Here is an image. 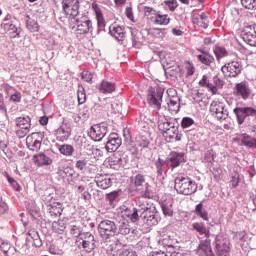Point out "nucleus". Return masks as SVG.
I'll return each mask as SVG.
<instances>
[{
    "instance_id": "obj_1",
    "label": "nucleus",
    "mask_w": 256,
    "mask_h": 256,
    "mask_svg": "<svg viewBox=\"0 0 256 256\" xmlns=\"http://www.w3.org/2000/svg\"><path fill=\"white\" fill-rule=\"evenodd\" d=\"M236 115L238 125L246 123L250 133H256V109L253 107H237L233 110Z\"/></svg>"
},
{
    "instance_id": "obj_2",
    "label": "nucleus",
    "mask_w": 256,
    "mask_h": 256,
    "mask_svg": "<svg viewBox=\"0 0 256 256\" xmlns=\"http://www.w3.org/2000/svg\"><path fill=\"white\" fill-rule=\"evenodd\" d=\"M140 217L143 219L144 223L150 227L159 225V221H161V216H159L155 205L145 200H142V204H140Z\"/></svg>"
},
{
    "instance_id": "obj_3",
    "label": "nucleus",
    "mask_w": 256,
    "mask_h": 256,
    "mask_svg": "<svg viewBox=\"0 0 256 256\" xmlns=\"http://www.w3.org/2000/svg\"><path fill=\"white\" fill-rule=\"evenodd\" d=\"M174 189L180 195H193L197 192V183L188 176L180 175L174 181Z\"/></svg>"
},
{
    "instance_id": "obj_4",
    "label": "nucleus",
    "mask_w": 256,
    "mask_h": 256,
    "mask_svg": "<svg viewBox=\"0 0 256 256\" xmlns=\"http://www.w3.org/2000/svg\"><path fill=\"white\" fill-rule=\"evenodd\" d=\"M79 249L85 253H92L97 245L95 244V236L91 232H83L80 238L76 241Z\"/></svg>"
},
{
    "instance_id": "obj_5",
    "label": "nucleus",
    "mask_w": 256,
    "mask_h": 256,
    "mask_svg": "<svg viewBox=\"0 0 256 256\" xmlns=\"http://www.w3.org/2000/svg\"><path fill=\"white\" fill-rule=\"evenodd\" d=\"M98 231L102 239H109L117 235V224L113 220H102L98 225Z\"/></svg>"
},
{
    "instance_id": "obj_6",
    "label": "nucleus",
    "mask_w": 256,
    "mask_h": 256,
    "mask_svg": "<svg viewBox=\"0 0 256 256\" xmlns=\"http://www.w3.org/2000/svg\"><path fill=\"white\" fill-rule=\"evenodd\" d=\"M210 113L217 121H225L229 117V111L225 109V103L214 100L210 104Z\"/></svg>"
},
{
    "instance_id": "obj_7",
    "label": "nucleus",
    "mask_w": 256,
    "mask_h": 256,
    "mask_svg": "<svg viewBox=\"0 0 256 256\" xmlns=\"http://www.w3.org/2000/svg\"><path fill=\"white\" fill-rule=\"evenodd\" d=\"M215 249L217 256H229L231 252V241L227 236L218 235L215 239Z\"/></svg>"
},
{
    "instance_id": "obj_8",
    "label": "nucleus",
    "mask_w": 256,
    "mask_h": 256,
    "mask_svg": "<svg viewBox=\"0 0 256 256\" xmlns=\"http://www.w3.org/2000/svg\"><path fill=\"white\" fill-rule=\"evenodd\" d=\"M16 124V135L19 139H23V137H27L29 131H31V117L23 116L18 117L15 120Z\"/></svg>"
},
{
    "instance_id": "obj_9",
    "label": "nucleus",
    "mask_w": 256,
    "mask_h": 256,
    "mask_svg": "<svg viewBox=\"0 0 256 256\" xmlns=\"http://www.w3.org/2000/svg\"><path fill=\"white\" fill-rule=\"evenodd\" d=\"M62 7L64 14L71 21L79 15V0H63Z\"/></svg>"
},
{
    "instance_id": "obj_10",
    "label": "nucleus",
    "mask_w": 256,
    "mask_h": 256,
    "mask_svg": "<svg viewBox=\"0 0 256 256\" xmlns=\"http://www.w3.org/2000/svg\"><path fill=\"white\" fill-rule=\"evenodd\" d=\"M221 71L225 77H239L241 71H243V65L238 61H232L222 66Z\"/></svg>"
},
{
    "instance_id": "obj_11",
    "label": "nucleus",
    "mask_w": 256,
    "mask_h": 256,
    "mask_svg": "<svg viewBox=\"0 0 256 256\" xmlns=\"http://www.w3.org/2000/svg\"><path fill=\"white\" fill-rule=\"evenodd\" d=\"M107 133H109V126L105 122L93 125L89 131V135L93 141H103Z\"/></svg>"
},
{
    "instance_id": "obj_12",
    "label": "nucleus",
    "mask_w": 256,
    "mask_h": 256,
    "mask_svg": "<svg viewBox=\"0 0 256 256\" xmlns=\"http://www.w3.org/2000/svg\"><path fill=\"white\" fill-rule=\"evenodd\" d=\"M43 142V133L34 132L26 138V145L30 151H39Z\"/></svg>"
},
{
    "instance_id": "obj_13",
    "label": "nucleus",
    "mask_w": 256,
    "mask_h": 256,
    "mask_svg": "<svg viewBox=\"0 0 256 256\" xmlns=\"http://www.w3.org/2000/svg\"><path fill=\"white\" fill-rule=\"evenodd\" d=\"M251 93V86H249V82L247 81L237 83L234 87V95L236 97H241V99H249V97H251Z\"/></svg>"
},
{
    "instance_id": "obj_14",
    "label": "nucleus",
    "mask_w": 256,
    "mask_h": 256,
    "mask_svg": "<svg viewBox=\"0 0 256 256\" xmlns=\"http://www.w3.org/2000/svg\"><path fill=\"white\" fill-rule=\"evenodd\" d=\"M1 27L11 39L21 37V27H18L13 22L9 21V19L5 18L4 22L1 24Z\"/></svg>"
},
{
    "instance_id": "obj_15",
    "label": "nucleus",
    "mask_w": 256,
    "mask_h": 256,
    "mask_svg": "<svg viewBox=\"0 0 256 256\" xmlns=\"http://www.w3.org/2000/svg\"><path fill=\"white\" fill-rule=\"evenodd\" d=\"M161 99H163V92L160 89H149L148 101L153 107H156V109H161Z\"/></svg>"
},
{
    "instance_id": "obj_16",
    "label": "nucleus",
    "mask_w": 256,
    "mask_h": 256,
    "mask_svg": "<svg viewBox=\"0 0 256 256\" xmlns=\"http://www.w3.org/2000/svg\"><path fill=\"white\" fill-rule=\"evenodd\" d=\"M123 143V140H121V137H119V134L112 133L110 134L108 141L106 143V151L108 153H115L119 147H121V144Z\"/></svg>"
},
{
    "instance_id": "obj_17",
    "label": "nucleus",
    "mask_w": 256,
    "mask_h": 256,
    "mask_svg": "<svg viewBox=\"0 0 256 256\" xmlns=\"http://www.w3.org/2000/svg\"><path fill=\"white\" fill-rule=\"evenodd\" d=\"M70 29L76 33V35H87L93 31V22H84L78 24L70 23Z\"/></svg>"
},
{
    "instance_id": "obj_18",
    "label": "nucleus",
    "mask_w": 256,
    "mask_h": 256,
    "mask_svg": "<svg viewBox=\"0 0 256 256\" xmlns=\"http://www.w3.org/2000/svg\"><path fill=\"white\" fill-rule=\"evenodd\" d=\"M143 202V198L138 199V208H133L132 210L129 208H126L123 211V216L130 219L132 223H137L139 221V217L141 215V205ZM140 214V215H139Z\"/></svg>"
},
{
    "instance_id": "obj_19",
    "label": "nucleus",
    "mask_w": 256,
    "mask_h": 256,
    "mask_svg": "<svg viewBox=\"0 0 256 256\" xmlns=\"http://www.w3.org/2000/svg\"><path fill=\"white\" fill-rule=\"evenodd\" d=\"M109 33L116 41H125V28L117 23L110 25Z\"/></svg>"
},
{
    "instance_id": "obj_20",
    "label": "nucleus",
    "mask_w": 256,
    "mask_h": 256,
    "mask_svg": "<svg viewBox=\"0 0 256 256\" xmlns=\"http://www.w3.org/2000/svg\"><path fill=\"white\" fill-rule=\"evenodd\" d=\"M95 182L100 189H109L113 185V180L108 174H98L95 177Z\"/></svg>"
},
{
    "instance_id": "obj_21",
    "label": "nucleus",
    "mask_w": 256,
    "mask_h": 256,
    "mask_svg": "<svg viewBox=\"0 0 256 256\" xmlns=\"http://www.w3.org/2000/svg\"><path fill=\"white\" fill-rule=\"evenodd\" d=\"M177 122L171 118L160 116L158 119V129L161 133H166L168 129H171Z\"/></svg>"
},
{
    "instance_id": "obj_22",
    "label": "nucleus",
    "mask_w": 256,
    "mask_h": 256,
    "mask_svg": "<svg viewBox=\"0 0 256 256\" xmlns=\"http://www.w3.org/2000/svg\"><path fill=\"white\" fill-rule=\"evenodd\" d=\"M169 163L172 169H176V167H179L181 163H185V153L172 152L169 156Z\"/></svg>"
},
{
    "instance_id": "obj_23",
    "label": "nucleus",
    "mask_w": 256,
    "mask_h": 256,
    "mask_svg": "<svg viewBox=\"0 0 256 256\" xmlns=\"http://www.w3.org/2000/svg\"><path fill=\"white\" fill-rule=\"evenodd\" d=\"M125 163H127V160L125 158L121 157V154L116 153L109 159V166L111 169H115L116 171H119L121 167L125 166Z\"/></svg>"
},
{
    "instance_id": "obj_24",
    "label": "nucleus",
    "mask_w": 256,
    "mask_h": 256,
    "mask_svg": "<svg viewBox=\"0 0 256 256\" xmlns=\"http://www.w3.org/2000/svg\"><path fill=\"white\" fill-rule=\"evenodd\" d=\"M197 253L199 256H215L213 254V248H211V241L206 240L199 244Z\"/></svg>"
},
{
    "instance_id": "obj_25",
    "label": "nucleus",
    "mask_w": 256,
    "mask_h": 256,
    "mask_svg": "<svg viewBox=\"0 0 256 256\" xmlns=\"http://www.w3.org/2000/svg\"><path fill=\"white\" fill-rule=\"evenodd\" d=\"M163 136L166 139H175V141H181V135H179V124L177 122L167 130V132L163 133Z\"/></svg>"
},
{
    "instance_id": "obj_26",
    "label": "nucleus",
    "mask_w": 256,
    "mask_h": 256,
    "mask_svg": "<svg viewBox=\"0 0 256 256\" xmlns=\"http://www.w3.org/2000/svg\"><path fill=\"white\" fill-rule=\"evenodd\" d=\"M239 141L241 142V145H244V147H247L248 149H256V138L250 135H240Z\"/></svg>"
},
{
    "instance_id": "obj_27",
    "label": "nucleus",
    "mask_w": 256,
    "mask_h": 256,
    "mask_svg": "<svg viewBox=\"0 0 256 256\" xmlns=\"http://www.w3.org/2000/svg\"><path fill=\"white\" fill-rule=\"evenodd\" d=\"M92 9L95 12L97 23H98V29L103 30L105 29V18L103 17V12L101 11V8H99L98 4H92Z\"/></svg>"
},
{
    "instance_id": "obj_28",
    "label": "nucleus",
    "mask_w": 256,
    "mask_h": 256,
    "mask_svg": "<svg viewBox=\"0 0 256 256\" xmlns=\"http://www.w3.org/2000/svg\"><path fill=\"white\" fill-rule=\"evenodd\" d=\"M98 90L100 93H103L104 95L111 94L115 91V83L103 80L98 85Z\"/></svg>"
},
{
    "instance_id": "obj_29",
    "label": "nucleus",
    "mask_w": 256,
    "mask_h": 256,
    "mask_svg": "<svg viewBox=\"0 0 256 256\" xmlns=\"http://www.w3.org/2000/svg\"><path fill=\"white\" fill-rule=\"evenodd\" d=\"M181 101V98L179 96L175 95L168 99L167 105L168 109L171 113H179V109L181 105L179 104Z\"/></svg>"
},
{
    "instance_id": "obj_30",
    "label": "nucleus",
    "mask_w": 256,
    "mask_h": 256,
    "mask_svg": "<svg viewBox=\"0 0 256 256\" xmlns=\"http://www.w3.org/2000/svg\"><path fill=\"white\" fill-rule=\"evenodd\" d=\"M192 227L195 231H197V233H199V235H204V237H206L207 239L211 237V232L204 223L196 222L192 224Z\"/></svg>"
},
{
    "instance_id": "obj_31",
    "label": "nucleus",
    "mask_w": 256,
    "mask_h": 256,
    "mask_svg": "<svg viewBox=\"0 0 256 256\" xmlns=\"http://www.w3.org/2000/svg\"><path fill=\"white\" fill-rule=\"evenodd\" d=\"M129 233H131L129 222L126 220L118 222V225H116V235H129Z\"/></svg>"
},
{
    "instance_id": "obj_32",
    "label": "nucleus",
    "mask_w": 256,
    "mask_h": 256,
    "mask_svg": "<svg viewBox=\"0 0 256 256\" xmlns=\"http://www.w3.org/2000/svg\"><path fill=\"white\" fill-rule=\"evenodd\" d=\"M197 57L198 61L203 63V65H207L208 67H211V69H213V65H215V57L207 53L200 54Z\"/></svg>"
},
{
    "instance_id": "obj_33",
    "label": "nucleus",
    "mask_w": 256,
    "mask_h": 256,
    "mask_svg": "<svg viewBox=\"0 0 256 256\" xmlns=\"http://www.w3.org/2000/svg\"><path fill=\"white\" fill-rule=\"evenodd\" d=\"M153 23L154 25H169V23H171V18H169V15L167 14H161V12H158Z\"/></svg>"
},
{
    "instance_id": "obj_34",
    "label": "nucleus",
    "mask_w": 256,
    "mask_h": 256,
    "mask_svg": "<svg viewBox=\"0 0 256 256\" xmlns=\"http://www.w3.org/2000/svg\"><path fill=\"white\" fill-rule=\"evenodd\" d=\"M34 158L36 159V162L38 163V165H40V167H42L43 165H51V163H53V160H51L49 156L45 155V153H39L35 155Z\"/></svg>"
},
{
    "instance_id": "obj_35",
    "label": "nucleus",
    "mask_w": 256,
    "mask_h": 256,
    "mask_svg": "<svg viewBox=\"0 0 256 256\" xmlns=\"http://www.w3.org/2000/svg\"><path fill=\"white\" fill-rule=\"evenodd\" d=\"M200 87H206L207 89H210L212 93H217V87L209 82V77L207 75H203L202 79L199 81Z\"/></svg>"
},
{
    "instance_id": "obj_36",
    "label": "nucleus",
    "mask_w": 256,
    "mask_h": 256,
    "mask_svg": "<svg viewBox=\"0 0 256 256\" xmlns=\"http://www.w3.org/2000/svg\"><path fill=\"white\" fill-rule=\"evenodd\" d=\"M195 213L204 221H209V213L207 212V210L203 209V203H199L198 205H196Z\"/></svg>"
},
{
    "instance_id": "obj_37",
    "label": "nucleus",
    "mask_w": 256,
    "mask_h": 256,
    "mask_svg": "<svg viewBox=\"0 0 256 256\" xmlns=\"http://www.w3.org/2000/svg\"><path fill=\"white\" fill-rule=\"evenodd\" d=\"M26 27L31 33H37L39 31V23L27 16Z\"/></svg>"
},
{
    "instance_id": "obj_38",
    "label": "nucleus",
    "mask_w": 256,
    "mask_h": 256,
    "mask_svg": "<svg viewBox=\"0 0 256 256\" xmlns=\"http://www.w3.org/2000/svg\"><path fill=\"white\" fill-rule=\"evenodd\" d=\"M159 11L153 9L152 7L145 6L144 7V15L153 23L155 21V16L158 15Z\"/></svg>"
},
{
    "instance_id": "obj_39",
    "label": "nucleus",
    "mask_w": 256,
    "mask_h": 256,
    "mask_svg": "<svg viewBox=\"0 0 256 256\" xmlns=\"http://www.w3.org/2000/svg\"><path fill=\"white\" fill-rule=\"evenodd\" d=\"M52 229L54 233H59L61 235L65 229H67V225L63 220H60L52 223Z\"/></svg>"
},
{
    "instance_id": "obj_40",
    "label": "nucleus",
    "mask_w": 256,
    "mask_h": 256,
    "mask_svg": "<svg viewBox=\"0 0 256 256\" xmlns=\"http://www.w3.org/2000/svg\"><path fill=\"white\" fill-rule=\"evenodd\" d=\"M59 151L62 155H65L66 157H71L73 153L75 152V148L69 144H64L59 147Z\"/></svg>"
},
{
    "instance_id": "obj_41",
    "label": "nucleus",
    "mask_w": 256,
    "mask_h": 256,
    "mask_svg": "<svg viewBox=\"0 0 256 256\" xmlns=\"http://www.w3.org/2000/svg\"><path fill=\"white\" fill-rule=\"evenodd\" d=\"M74 20L76 21V24L79 23H92L91 22V18H89V12H84L82 14H79L74 18Z\"/></svg>"
},
{
    "instance_id": "obj_42",
    "label": "nucleus",
    "mask_w": 256,
    "mask_h": 256,
    "mask_svg": "<svg viewBox=\"0 0 256 256\" xmlns=\"http://www.w3.org/2000/svg\"><path fill=\"white\" fill-rule=\"evenodd\" d=\"M214 53L218 60L223 59V57H227V55H229V53L227 52V49H225V47L223 46H216L214 48Z\"/></svg>"
},
{
    "instance_id": "obj_43",
    "label": "nucleus",
    "mask_w": 256,
    "mask_h": 256,
    "mask_svg": "<svg viewBox=\"0 0 256 256\" xmlns=\"http://www.w3.org/2000/svg\"><path fill=\"white\" fill-rule=\"evenodd\" d=\"M193 125H195V120H193V118L191 117L182 118V121H181L182 129H190L191 127H193Z\"/></svg>"
},
{
    "instance_id": "obj_44",
    "label": "nucleus",
    "mask_w": 256,
    "mask_h": 256,
    "mask_svg": "<svg viewBox=\"0 0 256 256\" xmlns=\"http://www.w3.org/2000/svg\"><path fill=\"white\" fill-rule=\"evenodd\" d=\"M117 199H119V191H113L106 194V201H108L110 205H113Z\"/></svg>"
},
{
    "instance_id": "obj_45",
    "label": "nucleus",
    "mask_w": 256,
    "mask_h": 256,
    "mask_svg": "<svg viewBox=\"0 0 256 256\" xmlns=\"http://www.w3.org/2000/svg\"><path fill=\"white\" fill-rule=\"evenodd\" d=\"M241 4L245 9H250L251 11L256 9V0H241Z\"/></svg>"
},
{
    "instance_id": "obj_46",
    "label": "nucleus",
    "mask_w": 256,
    "mask_h": 256,
    "mask_svg": "<svg viewBox=\"0 0 256 256\" xmlns=\"http://www.w3.org/2000/svg\"><path fill=\"white\" fill-rule=\"evenodd\" d=\"M56 133L57 135H61V137H63L64 139H69V137L71 136V132L64 126H61L60 128H58L56 130Z\"/></svg>"
},
{
    "instance_id": "obj_47",
    "label": "nucleus",
    "mask_w": 256,
    "mask_h": 256,
    "mask_svg": "<svg viewBox=\"0 0 256 256\" xmlns=\"http://www.w3.org/2000/svg\"><path fill=\"white\" fill-rule=\"evenodd\" d=\"M164 4L166 7H168L169 11L173 12L177 7H179V4L177 3V0H166L164 1Z\"/></svg>"
},
{
    "instance_id": "obj_48",
    "label": "nucleus",
    "mask_w": 256,
    "mask_h": 256,
    "mask_svg": "<svg viewBox=\"0 0 256 256\" xmlns=\"http://www.w3.org/2000/svg\"><path fill=\"white\" fill-rule=\"evenodd\" d=\"M162 211L165 217H173V207L171 205L163 204Z\"/></svg>"
},
{
    "instance_id": "obj_49",
    "label": "nucleus",
    "mask_w": 256,
    "mask_h": 256,
    "mask_svg": "<svg viewBox=\"0 0 256 256\" xmlns=\"http://www.w3.org/2000/svg\"><path fill=\"white\" fill-rule=\"evenodd\" d=\"M215 157L216 153L213 149L207 150L205 154V161H207V163H213V161H215Z\"/></svg>"
},
{
    "instance_id": "obj_50",
    "label": "nucleus",
    "mask_w": 256,
    "mask_h": 256,
    "mask_svg": "<svg viewBox=\"0 0 256 256\" xmlns=\"http://www.w3.org/2000/svg\"><path fill=\"white\" fill-rule=\"evenodd\" d=\"M77 97L79 105H83V103L87 101V95L85 94L84 89L78 90Z\"/></svg>"
},
{
    "instance_id": "obj_51",
    "label": "nucleus",
    "mask_w": 256,
    "mask_h": 256,
    "mask_svg": "<svg viewBox=\"0 0 256 256\" xmlns=\"http://www.w3.org/2000/svg\"><path fill=\"white\" fill-rule=\"evenodd\" d=\"M145 183V176L138 174L134 178V185L135 187H142V185Z\"/></svg>"
},
{
    "instance_id": "obj_52",
    "label": "nucleus",
    "mask_w": 256,
    "mask_h": 256,
    "mask_svg": "<svg viewBox=\"0 0 256 256\" xmlns=\"http://www.w3.org/2000/svg\"><path fill=\"white\" fill-rule=\"evenodd\" d=\"M48 212L52 217H59L61 215V210L55 206H50Z\"/></svg>"
},
{
    "instance_id": "obj_53",
    "label": "nucleus",
    "mask_w": 256,
    "mask_h": 256,
    "mask_svg": "<svg viewBox=\"0 0 256 256\" xmlns=\"http://www.w3.org/2000/svg\"><path fill=\"white\" fill-rule=\"evenodd\" d=\"M82 79L86 81V83H91L93 81V74L89 71L82 72Z\"/></svg>"
},
{
    "instance_id": "obj_54",
    "label": "nucleus",
    "mask_w": 256,
    "mask_h": 256,
    "mask_svg": "<svg viewBox=\"0 0 256 256\" xmlns=\"http://www.w3.org/2000/svg\"><path fill=\"white\" fill-rule=\"evenodd\" d=\"M8 183H10V185L13 188L14 191H21V186L19 185V183L15 179L8 178Z\"/></svg>"
},
{
    "instance_id": "obj_55",
    "label": "nucleus",
    "mask_w": 256,
    "mask_h": 256,
    "mask_svg": "<svg viewBox=\"0 0 256 256\" xmlns=\"http://www.w3.org/2000/svg\"><path fill=\"white\" fill-rule=\"evenodd\" d=\"M70 233L71 235H73L74 237H79V239L81 238V230L79 229L78 226H71L70 228Z\"/></svg>"
},
{
    "instance_id": "obj_56",
    "label": "nucleus",
    "mask_w": 256,
    "mask_h": 256,
    "mask_svg": "<svg viewBox=\"0 0 256 256\" xmlns=\"http://www.w3.org/2000/svg\"><path fill=\"white\" fill-rule=\"evenodd\" d=\"M28 235L30 237H32V239H35V241L37 242L35 245L36 247H41V240H39V234L35 231L32 232H28Z\"/></svg>"
},
{
    "instance_id": "obj_57",
    "label": "nucleus",
    "mask_w": 256,
    "mask_h": 256,
    "mask_svg": "<svg viewBox=\"0 0 256 256\" xmlns=\"http://www.w3.org/2000/svg\"><path fill=\"white\" fill-rule=\"evenodd\" d=\"M12 103H21V92H16L10 96Z\"/></svg>"
},
{
    "instance_id": "obj_58",
    "label": "nucleus",
    "mask_w": 256,
    "mask_h": 256,
    "mask_svg": "<svg viewBox=\"0 0 256 256\" xmlns=\"http://www.w3.org/2000/svg\"><path fill=\"white\" fill-rule=\"evenodd\" d=\"M7 211H9V206L7 203H5V201L0 200V215H5Z\"/></svg>"
},
{
    "instance_id": "obj_59",
    "label": "nucleus",
    "mask_w": 256,
    "mask_h": 256,
    "mask_svg": "<svg viewBox=\"0 0 256 256\" xmlns=\"http://www.w3.org/2000/svg\"><path fill=\"white\" fill-rule=\"evenodd\" d=\"M86 166H87L86 160H78L76 162V168L79 169L80 171H83V169H85Z\"/></svg>"
},
{
    "instance_id": "obj_60",
    "label": "nucleus",
    "mask_w": 256,
    "mask_h": 256,
    "mask_svg": "<svg viewBox=\"0 0 256 256\" xmlns=\"http://www.w3.org/2000/svg\"><path fill=\"white\" fill-rule=\"evenodd\" d=\"M118 256H135V253L129 249H122Z\"/></svg>"
},
{
    "instance_id": "obj_61",
    "label": "nucleus",
    "mask_w": 256,
    "mask_h": 256,
    "mask_svg": "<svg viewBox=\"0 0 256 256\" xmlns=\"http://www.w3.org/2000/svg\"><path fill=\"white\" fill-rule=\"evenodd\" d=\"M156 168L158 175L161 177V175H163V161H161V159L156 162Z\"/></svg>"
},
{
    "instance_id": "obj_62",
    "label": "nucleus",
    "mask_w": 256,
    "mask_h": 256,
    "mask_svg": "<svg viewBox=\"0 0 256 256\" xmlns=\"http://www.w3.org/2000/svg\"><path fill=\"white\" fill-rule=\"evenodd\" d=\"M114 113H121L122 105L119 102H114L111 104Z\"/></svg>"
},
{
    "instance_id": "obj_63",
    "label": "nucleus",
    "mask_w": 256,
    "mask_h": 256,
    "mask_svg": "<svg viewBox=\"0 0 256 256\" xmlns=\"http://www.w3.org/2000/svg\"><path fill=\"white\" fill-rule=\"evenodd\" d=\"M213 81L216 87H219V89H221L223 85H225V82H223V80H221L218 76H214Z\"/></svg>"
},
{
    "instance_id": "obj_64",
    "label": "nucleus",
    "mask_w": 256,
    "mask_h": 256,
    "mask_svg": "<svg viewBox=\"0 0 256 256\" xmlns=\"http://www.w3.org/2000/svg\"><path fill=\"white\" fill-rule=\"evenodd\" d=\"M125 13H126L127 18L130 21H133V19H135L134 16H133V8L127 7L126 10H125Z\"/></svg>"
}]
</instances>
